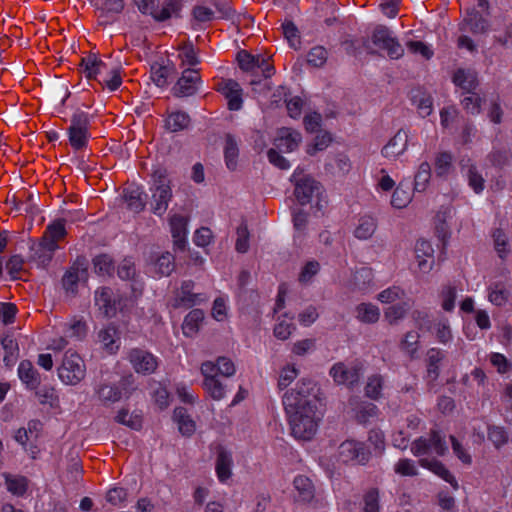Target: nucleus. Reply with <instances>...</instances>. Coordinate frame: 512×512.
I'll use <instances>...</instances> for the list:
<instances>
[{"label":"nucleus","mask_w":512,"mask_h":512,"mask_svg":"<svg viewBox=\"0 0 512 512\" xmlns=\"http://www.w3.org/2000/svg\"><path fill=\"white\" fill-rule=\"evenodd\" d=\"M95 7L100 24L106 25L115 20L124 9L123 0H90Z\"/></svg>","instance_id":"ddd939ff"},{"label":"nucleus","mask_w":512,"mask_h":512,"mask_svg":"<svg viewBox=\"0 0 512 512\" xmlns=\"http://www.w3.org/2000/svg\"><path fill=\"white\" fill-rule=\"evenodd\" d=\"M301 142V133L289 127L279 128L274 140V144L277 149L286 153L296 150Z\"/></svg>","instance_id":"f3484780"},{"label":"nucleus","mask_w":512,"mask_h":512,"mask_svg":"<svg viewBox=\"0 0 512 512\" xmlns=\"http://www.w3.org/2000/svg\"><path fill=\"white\" fill-rule=\"evenodd\" d=\"M431 178V166L428 162H422L414 177V190L424 192Z\"/></svg>","instance_id":"a18cd8bd"},{"label":"nucleus","mask_w":512,"mask_h":512,"mask_svg":"<svg viewBox=\"0 0 512 512\" xmlns=\"http://www.w3.org/2000/svg\"><path fill=\"white\" fill-rule=\"evenodd\" d=\"M66 228H65V220L58 219L50 223L45 231L41 239L49 246L54 249H58V242L63 240L66 236Z\"/></svg>","instance_id":"5701e85b"},{"label":"nucleus","mask_w":512,"mask_h":512,"mask_svg":"<svg viewBox=\"0 0 512 512\" xmlns=\"http://www.w3.org/2000/svg\"><path fill=\"white\" fill-rule=\"evenodd\" d=\"M135 389L134 378L129 375L123 377L119 385L100 384L95 389V393L104 405H110L121 400L123 396L129 397Z\"/></svg>","instance_id":"20e7f679"},{"label":"nucleus","mask_w":512,"mask_h":512,"mask_svg":"<svg viewBox=\"0 0 512 512\" xmlns=\"http://www.w3.org/2000/svg\"><path fill=\"white\" fill-rule=\"evenodd\" d=\"M182 8L181 0H164L162 5L158 6L154 19L156 21H165L172 17H180Z\"/></svg>","instance_id":"473e14b6"},{"label":"nucleus","mask_w":512,"mask_h":512,"mask_svg":"<svg viewBox=\"0 0 512 512\" xmlns=\"http://www.w3.org/2000/svg\"><path fill=\"white\" fill-rule=\"evenodd\" d=\"M405 295L404 290L399 286H391L381 291L377 299L384 304L394 303L397 300H401Z\"/></svg>","instance_id":"680f3d73"},{"label":"nucleus","mask_w":512,"mask_h":512,"mask_svg":"<svg viewBox=\"0 0 512 512\" xmlns=\"http://www.w3.org/2000/svg\"><path fill=\"white\" fill-rule=\"evenodd\" d=\"M292 180L295 182V197L301 205L309 203L314 195L319 196L321 186L310 176L302 175L296 169Z\"/></svg>","instance_id":"6e6552de"},{"label":"nucleus","mask_w":512,"mask_h":512,"mask_svg":"<svg viewBox=\"0 0 512 512\" xmlns=\"http://www.w3.org/2000/svg\"><path fill=\"white\" fill-rule=\"evenodd\" d=\"M58 376L66 385L75 386L86 376V364L75 351L67 350L58 368Z\"/></svg>","instance_id":"7ed1b4c3"},{"label":"nucleus","mask_w":512,"mask_h":512,"mask_svg":"<svg viewBox=\"0 0 512 512\" xmlns=\"http://www.w3.org/2000/svg\"><path fill=\"white\" fill-rule=\"evenodd\" d=\"M408 148V132L399 129L387 144L382 148V155L390 160H396L403 155Z\"/></svg>","instance_id":"a211bd4d"},{"label":"nucleus","mask_w":512,"mask_h":512,"mask_svg":"<svg viewBox=\"0 0 512 512\" xmlns=\"http://www.w3.org/2000/svg\"><path fill=\"white\" fill-rule=\"evenodd\" d=\"M179 58L183 65L196 66L199 63V58L194 46L191 43L184 44L179 50Z\"/></svg>","instance_id":"0e129e2a"},{"label":"nucleus","mask_w":512,"mask_h":512,"mask_svg":"<svg viewBox=\"0 0 512 512\" xmlns=\"http://www.w3.org/2000/svg\"><path fill=\"white\" fill-rule=\"evenodd\" d=\"M190 124V117L183 111H174L168 114L165 120L166 128L171 132H179Z\"/></svg>","instance_id":"a19ab883"},{"label":"nucleus","mask_w":512,"mask_h":512,"mask_svg":"<svg viewBox=\"0 0 512 512\" xmlns=\"http://www.w3.org/2000/svg\"><path fill=\"white\" fill-rule=\"evenodd\" d=\"M372 42L379 48L385 50L391 59H399L404 54V49L401 44L385 26L375 28L372 34Z\"/></svg>","instance_id":"1a4fd4ad"},{"label":"nucleus","mask_w":512,"mask_h":512,"mask_svg":"<svg viewBox=\"0 0 512 512\" xmlns=\"http://www.w3.org/2000/svg\"><path fill=\"white\" fill-rule=\"evenodd\" d=\"M123 197L128 209L131 211L139 213L144 209L146 195L143 193L140 187L129 186L128 188H125Z\"/></svg>","instance_id":"7c9ffc66"},{"label":"nucleus","mask_w":512,"mask_h":512,"mask_svg":"<svg viewBox=\"0 0 512 512\" xmlns=\"http://www.w3.org/2000/svg\"><path fill=\"white\" fill-rule=\"evenodd\" d=\"M80 68L86 78L98 81L107 70V65L96 55L90 54L82 58Z\"/></svg>","instance_id":"4be33fe9"},{"label":"nucleus","mask_w":512,"mask_h":512,"mask_svg":"<svg viewBox=\"0 0 512 512\" xmlns=\"http://www.w3.org/2000/svg\"><path fill=\"white\" fill-rule=\"evenodd\" d=\"M377 229V220L373 216L364 215L359 218L354 235L360 240L369 239Z\"/></svg>","instance_id":"e433bc0d"},{"label":"nucleus","mask_w":512,"mask_h":512,"mask_svg":"<svg viewBox=\"0 0 512 512\" xmlns=\"http://www.w3.org/2000/svg\"><path fill=\"white\" fill-rule=\"evenodd\" d=\"M373 274L372 270L367 267H362L359 270H357L354 275L351 282V289L352 290H359V291H365L368 289L372 282Z\"/></svg>","instance_id":"c03bdc74"},{"label":"nucleus","mask_w":512,"mask_h":512,"mask_svg":"<svg viewBox=\"0 0 512 512\" xmlns=\"http://www.w3.org/2000/svg\"><path fill=\"white\" fill-rule=\"evenodd\" d=\"M152 210L154 214L162 216L172 199V190L167 171L163 168L156 169L152 174Z\"/></svg>","instance_id":"f03ea898"},{"label":"nucleus","mask_w":512,"mask_h":512,"mask_svg":"<svg viewBox=\"0 0 512 512\" xmlns=\"http://www.w3.org/2000/svg\"><path fill=\"white\" fill-rule=\"evenodd\" d=\"M201 373L204 377L203 388L206 393L213 400H222L226 394V386L217 378L214 362L206 361L202 363Z\"/></svg>","instance_id":"9b49d317"},{"label":"nucleus","mask_w":512,"mask_h":512,"mask_svg":"<svg viewBox=\"0 0 512 512\" xmlns=\"http://www.w3.org/2000/svg\"><path fill=\"white\" fill-rule=\"evenodd\" d=\"M384 380L381 375H372L368 378L365 386V395L371 399L377 400L381 396Z\"/></svg>","instance_id":"6e6d98bb"},{"label":"nucleus","mask_w":512,"mask_h":512,"mask_svg":"<svg viewBox=\"0 0 512 512\" xmlns=\"http://www.w3.org/2000/svg\"><path fill=\"white\" fill-rule=\"evenodd\" d=\"M435 335L438 341L446 344L452 340V331L448 319L441 318L434 324Z\"/></svg>","instance_id":"13d9d810"},{"label":"nucleus","mask_w":512,"mask_h":512,"mask_svg":"<svg viewBox=\"0 0 512 512\" xmlns=\"http://www.w3.org/2000/svg\"><path fill=\"white\" fill-rule=\"evenodd\" d=\"M193 288L194 283L192 281H184L176 292L173 306L190 308L207 300L204 294L194 293Z\"/></svg>","instance_id":"2eb2a0df"},{"label":"nucleus","mask_w":512,"mask_h":512,"mask_svg":"<svg viewBox=\"0 0 512 512\" xmlns=\"http://www.w3.org/2000/svg\"><path fill=\"white\" fill-rule=\"evenodd\" d=\"M7 490L14 495H23L27 489V479L23 476L3 474Z\"/></svg>","instance_id":"8fccbe9b"},{"label":"nucleus","mask_w":512,"mask_h":512,"mask_svg":"<svg viewBox=\"0 0 512 512\" xmlns=\"http://www.w3.org/2000/svg\"><path fill=\"white\" fill-rule=\"evenodd\" d=\"M186 224V219L181 215H174L170 219V227L174 245L180 250H183L186 246Z\"/></svg>","instance_id":"2f4dec72"},{"label":"nucleus","mask_w":512,"mask_h":512,"mask_svg":"<svg viewBox=\"0 0 512 512\" xmlns=\"http://www.w3.org/2000/svg\"><path fill=\"white\" fill-rule=\"evenodd\" d=\"M293 484L297 492L296 498L298 501L310 503L314 499V485L308 477L298 475L295 477Z\"/></svg>","instance_id":"72a5a7b5"},{"label":"nucleus","mask_w":512,"mask_h":512,"mask_svg":"<svg viewBox=\"0 0 512 512\" xmlns=\"http://www.w3.org/2000/svg\"><path fill=\"white\" fill-rule=\"evenodd\" d=\"M329 374L335 383L353 387L360 380L361 368L358 365L347 366L339 362L331 367Z\"/></svg>","instance_id":"f8f14e48"},{"label":"nucleus","mask_w":512,"mask_h":512,"mask_svg":"<svg viewBox=\"0 0 512 512\" xmlns=\"http://www.w3.org/2000/svg\"><path fill=\"white\" fill-rule=\"evenodd\" d=\"M420 466L426 468L448 482L455 490L458 489L459 485L452 473L438 460L427 458H421L419 460Z\"/></svg>","instance_id":"bb28decb"},{"label":"nucleus","mask_w":512,"mask_h":512,"mask_svg":"<svg viewBox=\"0 0 512 512\" xmlns=\"http://www.w3.org/2000/svg\"><path fill=\"white\" fill-rule=\"evenodd\" d=\"M4 350V362L7 366L13 365L19 354L18 343L12 336H5L1 341Z\"/></svg>","instance_id":"49530a36"},{"label":"nucleus","mask_w":512,"mask_h":512,"mask_svg":"<svg viewBox=\"0 0 512 512\" xmlns=\"http://www.w3.org/2000/svg\"><path fill=\"white\" fill-rule=\"evenodd\" d=\"M200 81L199 72L196 69L188 68L183 71L181 78L173 88L177 97H188L196 93Z\"/></svg>","instance_id":"dca6fc26"},{"label":"nucleus","mask_w":512,"mask_h":512,"mask_svg":"<svg viewBox=\"0 0 512 512\" xmlns=\"http://www.w3.org/2000/svg\"><path fill=\"white\" fill-rule=\"evenodd\" d=\"M412 200V194L409 188H404L403 183H400L394 190L391 197V205L394 208L402 209L405 208Z\"/></svg>","instance_id":"3c124183"},{"label":"nucleus","mask_w":512,"mask_h":512,"mask_svg":"<svg viewBox=\"0 0 512 512\" xmlns=\"http://www.w3.org/2000/svg\"><path fill=\"white\" fill-rule=\"evenodd\" d=\"M299 370L294 364H286L279 372L277 386L280 390L286 389L298 376Z\"/></svg>","instance_id":"603ef678"},{"label":"nucleus","mask_w":512,"mask_h":512,"mask_svg":"<svg viewBox=\"0 0 512 512\" xmlns=\"http://www.w3.org/2000/svg\"><path fill=\"white\" fill-rule=\"evenodd\" d=\"M510 295L509 290L505 285L496 283L490 288L489 300L491 303L501 306L508 300Z\"/></svg>","instance_id":"bf43d9fd"},{"label":"nucleus","mask_w":512,"mask_h":512,"mask_svg":"<svg viewBox=\"0 0 512 512\" xmlns=\"http://www.w3.org/2000/svg\"><path fill=\"white\" fill-rule=\"evenodd\" d=\"M331 142L332 137L330 133L326 131H321L316 135L313 142L307 146V153L313 156L317 152L325 150L330 145Z\"/></svg>","instance_id":"5fc2aeb1"},{"label":"nucleus","mask_w":512,"mask_h":512,"mask_svg":"<svg viewBox=\"0 0 512 512\" xmlns=\"http://www.w3.org/2000/svg\"><path fill=\"white\" fill-rule=\"evenodd\" d=\"M216 89L227 99L229 110L238 111L241 109L243 104L242 89L238 82L232 79H222L217 83Z\"/></svg>","instance_id":"4468645a"},{"label":"nucleus","mask_w":512,"mask_h":512,"mask_svg":"<svg viewBox=\"0 0 512 512\" xmlns=\"http://www.w3.org/2000/svg\"><path fill=\"white\" fill-rule=\"evenodd\" d=\"M314 388L312 380L303 378L283 395V405L291 433L296 439L303 441L314 437L321 420Z\"/></svg>","instance_id":"f257e3e1"},{"label":"nucleus","mask_w":512,"mask_h":512,"mask_svg":"<svg viewBox=\"0 0 512 512\" xmlns=\"http://www.w3.org/2000/svg\"><path fill=\"white\" fill-rule=\"evenodd\" d=\"M489 29L488 20L478 11L472 9L460 24V30L463 32H471L473 34H483Z\"/></svg>","instance_id":"6ab92c4d"},{"label":"nucleus","mask_w":512,"mask_h":512,"mask_svg":"<svg viewBox=\"0 0 512 512\" xmlns=\"http://www.w3.org/2000/svg\"><path fill=\"white\" fill-rule=\"evenodd\" d=\"M394 471L395 473L401 475V476H416L418 475V468L415 464V462L408 458L400 459L395 465H394Z\"/></svg>","instance_id":"338daca9"},{"label":"nucleus","mask_w":512,"mask_h":512,"mask_svg":"<svg viewBox=\"0 0 512 512\" xmlns=\"http://www.w3.org/2000/svg\"><path fill=\"white\" fill-rule=\"evenodd\" d=\"M89 115L83 111H76L71 117V123L68 127L69 143L74 150L86 148L89 138Z\"/></svg>","instance_id":"39448f33"},{"label":"nucleus","mask_w":512,"mask_h":512,"mask_svg":"<svg viewBox=\"0 0 512 512\" xmlns=\"http://www.w3.org/2000/svg\"><path fill=\"white\" fill-rule=\"evenodd\" d=\"M454 157L450 152H439L435 156L434 168L437 177H447L454 169Z\"/></svg>","instance_id":"4c0bfd02"},{"label":"nucleus","mask_w":512,"mask_h":512,"mask_svg":"<svg viewBox=\"0 0 512 512\" xmlns=\"http://www.w3.org/2000/svg\"><path fill=\"white\" fill-rule=\"evenodd\" d=\"M445 353L441 349L431 348L427 352V376L430 380H435L439 376V367L444 359Z\"/></svg>","instance_id":"ea45409f"},{"label":"nucleus","mask_w":512,"mask_h":512,"mask_svg":"<svg viewBox=\"0 0 512 512\" xmlns=\"http://www.w3.org/2000/svg\"><path fill=\"white\" fill-rule=\"evenodd\" d=\"M174 73V67L170 65H154L151 68V79L158 87L168 84L169 78Z\"/></svg>","instance_id":"de8ad7c7"},{"label":"nucleus","mask_w":512,"mask_h":512,"mask_svg":"<svg viewBox=\"0 0 512 512\" xmlns=\"http://www.w3.org/2000/svg\"><path fill=\"white\" fill-rule=\"evenodd\" d=\"M87 278V269L79 266L71 267L63 276L62 284L67 291L74 292L77 284Z\"/></svg>","instance_id":"58836bf2"},{"label":"nucleus","mask_w":512,"mask_h":512,"mask_svg":"<svg viewBox=\"0 0 512 512\" xmlns=\"http://www.w3.org/2000/svg\"><path fill=\"white\" fill-rule=\"evenodd\" d=\"M116 422L131 429L139 430L142 427V417L139 413H130L128 409H120L115 417Z\"/></svg>","instance_id":"09e8293b"},{"label":"nucleus","mask_w":512,"mask_h":512,"mask_svg":"<svg viewBox=\"0 0 512 512\" xmlns=\"http://www.w3.org/2000/svg\"><path fill=\"white\" fill-rule=\"evenodd\" d=\"M379 510V491L372 488L364 495L363 512H379Z\"/></svg>","instance_id":"774afa93"},{"label":"nucleus","mask_w":512,"mask_h":512,"mask_svg":"<svg viewBox=\"0 0 512 512\" xmlns=\"http://www.w3.org/2000/svg\"><path fill=\"white\" fill-rule=\"evenodd\" d=\"M174 268V256L169 252L158 255L150 264V272L157 277L169 276Z\"/></svg>","instance_id":"cd10ccee"},{"label":"nucleus","mask_w":512,"mask_h":512,"mask_svg":"<svg viewBox=\"0 0 512 512\" xmlns=\"http://www.w3.org/2000/svg\"><path fill=\"white\" fill-rule=\"evenodd\" d=\"M370 458V452L362 442L346 440L338 448V459L343 463L365 465Z\"/></svg>","instance_id":"0eeeda50"},{"label":"nucleus","mask_w":512,"mask_h":512,"mask_svg":"<svg viewBox=\"0 0 512 512\" xmlns=\"http://www.w3.org/2000/svg\"><path fill=\"white\" fill-rule=\"evenodd\" d=\"M56 249L47 245L42 239L37 244H33L30 249V260L37 266L44 267L52 259Z\"/></svg>","instance_id":"c85d7f7f"},{"label":"nucleus","mask_w":512,"mask_h":512,"mask_svg":"<svg viewBox=\"0 0 512 512\" xmlns=\"http://www.w3.org/2000/svg\"><path fill=\"white\" fill-rule=\"evenodd\" d=\"M457 296V289L452 285H445L440 292L441 307L445 311H452L455 307V299Z\"/></svg>","instance_id":"4d7b16f0"},{"label":"nucleus","mask_w":512,"mask_h":512,"mask_svg":"<svg viewBox=\"0 0 512 512\" xmlns=\"http://www.w3.org/2000/svg\"><path fill=\"white\" fill-rule=\"evenodd\" d=\"M204 314L202 310L194 309L190 311L184 319L183 331L185 335H191L198 330L199 324L203 321Z\"/></svg>","instance_id":"864d4df0"},{"label":"nucleus","mask_w":512,"mask_h":512,"mask_svg":"<svg viewBox=\"0 0 512 512\" xmlns=\"http://www.w3.org/2000/svg\"><path fill=\"white\" fill-rule=\"evenodd\" d=\"M238 155V143L232 135L228 134L225 139L224 158L226 166L229 170L233 171L236 169Z\"/></svg>","instance_id":"79ce46f5"},{"label":"nucleus","mask_w":512,"mask_h":512,"mask_svg":"<svg viewBox=\"0 0 512 512\" xmlns=\"http://www.w3.org/2000/svg\"><path fill=\"white\" fill-rule=\"evenodd\" d=\"M447 451L444 437L437 431H432L429 437H420L411 444V452L416 457L436 454L443 456Z\"/></svg>","instance_id":"423d86ee"},{"label":"nucleus","mask_w":512,"mask_h":512,"mask_svg":"<svg viewBox=\"0 0 512 512\" xmlns=\"http://www.w3.org/2000/svg\"><path fill=\"white\" fill-rule=\"evenodd\" d=\"M237 61L239 67L245 71L256 75V65H258L257 56L251 55L245 50L237 54Z\"/></svg>","instance_id":"052dcab7"},{"label":"nucleus","mask_w":512,"mask_h":512,"mask_svg":"<svg viewBox=\"0 0 512 512\" xmlns=\"http://www.w3.org/2000/svg\"><path fill=\"white\" fill-rule=\"evenodd\" d=\"M380 317L379 308L371 303H361L356 307V318L363 323H376Z\"/></svg>","instance_id":"37998d69"},{"label":"nucleus","mask_w":512,"mask_h":512,"mask_svg":"<svg viewBox=\"0 0 512 512\" xmlns=\"http://www.w3.org/2000/svg\"><path fill=\"white\" fill-rule=\"evenodd\" d=\"M327 61V51L322 46H315L310 49L307 55L308 64L313 67H322Z\"/></svg>","instance_id":"69168bd1"},{"label":"nucleus","mask_w":512,"mask_h":512,"mask_svg":"<svg viewBox=\"0 0 512 512\" xmlns=\"http://www.w3.org/2000/svg\"><path fill=\"white\" fill-rule=\"evenodd\" d=\"M419 334L415 331L407 332L403 341L401 342V349L411 358L415 356L418 351Z\"/></svg>","instance_id":"e2e57ef3"},{"label":"nucleus","mask_w":512,"mask_h":512,"mask_svg":"<svg viewBox=\"0 0 512 512\" xmlns=\"http://www.w3.org/2000/svg\"><path fill=\"white\" fill-rule=\"evenodd\" d=\"M18 375L30 389H35L40 384L39 374L30 361L25 360L19 364Z\"/></svg>","instance_id":"f704fd0d"},{"label":"nucleus","mask_w":512,"mask_h":512,"mask_svg":"<svg viewBox=\"0 0 512 512\" xmlns=\"http://www.w3.org/2000/svg\"><path fill=\"white\" fill-rule=\"evenodd\" d=\"M191 26L194 29L205 28L217 18L215 10L205 4L195 5L191 12Z\"/></svg>","instance_id":"393cba45"},{"label":"nucleus","mask_w":512,"mask_h":512,"mask_svg":"<svg viewBox=\"0 0 512 512\" xmlns=\"http://www.w3.org/2000/svg\"><path fill=\"white\" fill-rule=\"evenodd\" d=\"M233 458L232 453L224 447L217 449L215 461V470L217 478L221 483H225L232 475Z\"/></svg>","instance_id":"412c9836"},{"label":"nucleus","mask_w":512,"mask_h":512,"mask_svg":"<svg viewBox=\"0 0 512 512\" xmlns=\"http://www.w3.org/2000/svg\"><path fill=\"white\" fill-rule=\"evenodd\" d=\"M453 83L466 93L475 91L478 86L477 73L471 69L459 68L453 75Z\"/></svg>","instance_id":"a878e982"},{"label":"nucleus","mask_w":512,"mask_h":512,"mask_svg":"<svg viewBox=\"0 0 512 512\" xmlns=\"http://www.w3.org/2000/svg\"><path fill=\"white\" fill-rule=\"evenodd\" d=\"M95 305L104 316L112 317L116 313V301L110 288L102 287L95 291Z\"/></svg>","instance_id":"b1692460"},{"label":"nucleus","mask_w":512,"mask_h":512,"mask_svg":"<svg viewBox=\"0 0 512 512\" xmlns=\"http://www.w3.org/2000/svg\"><path fill=\"white\" fill-rule=\"evenodd\" d=\"M460 168L468 181V185L477 194L481 193L485 187V180L478 168L470 159H462Z\"/></svg>","instance_id":"aec40b11"},{"label":"nucleus","mask_w":512,"mask_h":512,"mask_svg":"<svg viewBox=\"0 0 512 512\" xmlns=\"http://www.w3.org/2000/svg\"><path fill=\"white\" fill-rule=\"evenodd\" d=\"M127 360L138 374L150 375L158 367L157 357L141 348L130 349L127 353Z\"/></svg>","instance_id":"9d476101"},{"label":"nucleus","mask_w":512,"mask_h":512,"mask_svg":"<svg viewBox=\"0 0 512 512\" xmlns=\"http://www.w3.org/2000/svg\"><path fill=\"white\" fill-rule=\"evenodd\" d=\"M174 421L178 425L179 432L184 436H191L196 429L195 422L188 415L187 410L183 407H177L174 410Z\"/></svg>","instance_id":"c9c22d12"},{"label":"nucleus","mask_w":512,"mask_h":512,"mask_svg":"<svg viewBox=\"0 0 512 512\" xmlns=\"http://www.w3.org/2000/svg\"><path fill=\"white\" fill-rule=\"evenodd\" d=\"M98 340L108 353H116L120 347L119 332L114 326H107L98 333Z\"/></svg>","instance_id":"c756f323"}]
</instances>
